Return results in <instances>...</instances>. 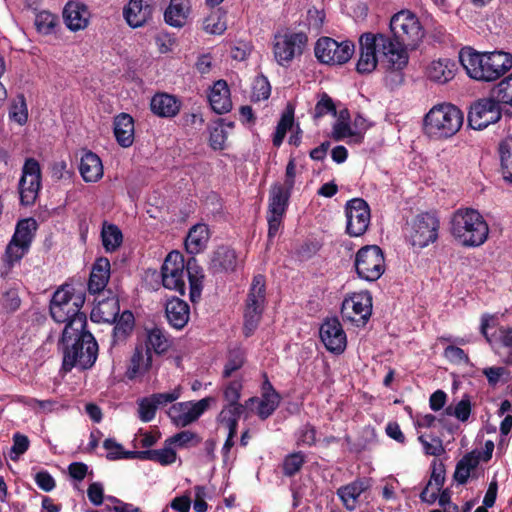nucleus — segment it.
I'll return each mask as SVG.
<instances>
[{
  "label": "nucleus",
  "instance_id": "f257e3e1",
  "mask_svg": "<svg viewBox=\"0 0 512 512\" xmlns=\"http://www.w3.org/2000/svg\"><path fill=\"white\" fill-rule=\"evenodd\" d=\"M389 29V48L396 56L394 63L398 68H404L409 59L407 50L418 46L424 37V28L415 13L403 9L391 17Z\"/></svg>",
  "mask_w": 512,
  "mask_h": 512
},
{
  "label": "nucleus",
  "instance_id": "f03ea898",
  "mask_svg": "<svg viewBox=\"0 0 512 512\" xmlns=\"http://www.w3.org/2000/svg\"><path fill=\"white\" fill-rule=\"evenodd\" d=\"M459 60L468 76L481 82H493L500 79L512 68V55L504 51L478 52L464 47Z\"/></svg>",
  "mask_w": 512,
  "mask_h": 512
},
{
  "label": "nucleus",
  "instance_id": "7ed1b4c3",
  "mask_svg": "<svg viewBox=\"0 0 512 512\" xmlns=\"http://www.w3.org/2000/svg\"><path fill=\"white\" fill-rule=\"evenodd\" d=\"M450 233L463 247H479L488 239L489 226L473 208H459L451 216Z\"/></svg>",
  "mask_w": 512,
  "mask_h": 512
},
{
  "label": "nucleus",
  "instance_id": "20e7f679",
  "mask_svg": "<svg viewBox=\"0 0 512 512\" xmlns=\"http://www.w3.org/2000/svg\"><path fill=\"white\" fill-rule=\"evenodd\" d=\"M62 351V367L64 372L73 368L91 369L98 357V344L92 333H84L79 338L60 339L58 343Z\"/></svg>",
  "mask_w": 512,
  "mask_h": 512
},
{
  "label": "nucleus",
  "instance_id": "39448f33",
  "mask_svg": "<svg viewBox=\"0 0 512 512\" xmlns=\"http://www.w3.org/2000/svg\"><path fill=\"white\" fill-rule=\"evenodd\" d=\"M463 112L451 103L433 106L424 116L423 131L431 139H448L462 127Z\"/></svg>",
  "mask_w": 512,
  "mask_h": 512
},
{
  "label": "nucleus",
  "instance_id": "423d86ee",
  "mask_svg": "<svg viewBox=\"0 0 512 512\" xmlns=\"http://www.w3.org/2000/svg\"><path fill=\"white\" fill-rule=\"evenodd\" d=\"M360 57L356 64V70L360 74L371 73L377 66L378 56H382L390 70H402L395 64V55L389 48L388 34L363 33L359 38Z\"/></svg>",
  "mask_w": 512,
  "mask_h": 512
},
{
  "label": "nucleus",
  "instance_id": "0eeeda50",
  "mask_svg": "<svg viewBox=\"0 0 512 512\" xmlns=\"http://www.w3.org/2000/svg\"><path fill=\"white\" fill-rule=\"evenodd\" d=\"M309 31V23L304 22L274 36L273 55L280 66L289 67L295 58L302 56L308 45Z\"/></svg>",
  "mask_w": 512,
  "mask_h": 512
},
{
  "label": "nucleus",
  "instance_id": "6e6552de",
  "mask_svg": "<svg viewBox=\"0 0 512 512\" xmlns=\"http://www.w3.org/2000/svg\"><path fill=\"white\" fill-rule=\"evenodd\" d=\"M266 303V281L261 274L255 275L247 295L244 311L243 333L250 337L258 327Z\"/></svg>",
  "mask_w": 512,
  "mask_h": 512
},
{
  "label": "nucleus",
  "instance_id": "1a4fd4ad",
  "mask_svg": "<svg viewBox=\"0 0 512 512\" xmlns=\"http://www.w3.org/2000/svg\"><path fill=\"white\" fill-rule=\"evenodd\" d=\"M440 219L435 212H421L410 224L407 241L417 249H424L437 242L439 238Z\"/></svg>",
  "mask_w": 512,
  "mask_h": 512
},
{
  "label": "nucleus",
  "instance_id": "9d476101",
  "mask_svg": "<svg viewBox=\"0 0 512 512\" xmlns=\"http://www.w3.org/2000/svg\"><path fill=\"white\" fill-rule=\"evenodd\" d=\"M292 191L279 182L271 185L268 197L267 222L268 239L272 240L283 226V219L289 207Z\"/></svg>",
  "mask_w": 512,
  "mask_h": 512
},
{
  "label": "nucleus",
  "instance_id": "9b49d317",
  "mask_svg": "<svg viewBox=\"0 0 512 512\" xmlns=\"http://www.w3.org/2000/svg\"><path fill=\"white\" fill-rule=\"evenodd\" d=\"M354 266L359 278L374 282L385 272V257L378 245L361 247L355 256Z\"/></svg>",
  "mask_w": 512,
  "mask_h": 512
},
{
  "label": "nucleus",
  "instance_id": "f8f14e48",
  "mask_svg": "<svg viewBox=\"0 0 512 512\" xmlns=\"http://www.w3.org/2000/svg\"><path fill=\"white\" fill-rule=\"evenodd\" d=\"M355 52V45L350 40L338 42L331 37H321L314 48L315 57L322 64L342 65L347 63Z\"/></svg>",
  "mask_w": 512,
  "mask_h": 512
},
{
  "label": "nucleus",
  "instance_id": "ddd939ff",
  "mask_svg": "<svg viewBox=\"0 0 512 512\" xmlns=\"http://www.w3.org/2000/svg\"><path fill=\"white\" fill-rule=\"evenodd\" d=\"M502 102L491 94L473 102L468 112V125L474 130H483L497 123L502 117Z\"/></svg>",
  "mask_w": 512,
  "mask_h": 512
},
{
  "label": "nucleus",
  "instance_id": "4468645a",
  "mask_svg": "<svg viewBox=\"0 0 512 512\" xmlns=\"http://www.w3.org/2000/svg\"><path fill=\"white\" fill-rule=\"evenodd\" d=\"M42 187V173L38 160L33 157L26 158L19 180V195L22 205H33Z\"/></svg>",
  "mask_w": 512,
  "mask_h": 512
},
{
  "label": "nucleus",
  "instance_id": "2eb2a0df",
  "mask_svg": "<svg viewBox=\"0 0 512 512\" xmlns=\"http://www.w3.org/2000/svg\"><path fill=\"white\" fill-rule=\"evenodd\" d=\"M216 402L213 396H207L198 401H184L172 404L168 416L177 427H187L196 422Z\"/></svg>",
  "mask_w": 512,
  "mask_h": 512
},
{
  "label": "nucleus",
  "instance_id": "dca6fc26",
  "mask_svg": "<svg viewBox=\"0 0 512 512\" xmlns=\"http://www.w3.org/2000/svg\"><path fill=\"white\" fill-rule=\"evenodd\" d=\"M342 317L357 326H364L372 315V295L369 291L352 293L341 306Z\"/></svg>",
  "mask_w": 512,
  "mask_h": 512
},
{
  "label": "nucleus",
  "instance_id": "f3484780",
  "mask_svg": "<svg viewBox=\"0 0 512 512\" xmlns=\"http://www.w3.org/2000/svg\"><path fill=\"white\" fill-rule=\"evenodd\" d=\"M347 219L346 233L351 237H359L366 233L371 220L368 203L362 198H353L345 204Z\"/></svg>",
  "mask_w": 512,
  "mask_h": 512
},
{
  "label": "nucleus",
  "instance_id": "a211bd4d",
  "mask_svg": "<svg viewBox=\"0 0 512 512\" xmlns=\"http://www.w3.org/2000/svg\"><path fill=\"white\" fill-rule=\"evenodd\" d=\"M162 284L165 288L185 295V260L178 251H171L161 267Z\"/></svg>",
  "mask_w": 512,
  "mask_h": 512
},
{
  "label": "nucleus",
  "instance_id": "6ab92c4d",
  "mask_svg": "<svg viewBox=\"0 0 512 512\" xmlns=\"http://www.w3.org/2000/svg\"><path fill=\"white\" fill-rule=\"evenodd\" d=\"M319 335L329 352L339 355L345 351L347 346L346 333L336 317L327 318L321 324Z\"/></svg>",
  "mask_w": 512,
  "mask_h": 512
},
{
  "label": "nucleus",
  "instance_id": "aec40b11",
  "mask_svg": "<svg viewBox=\"0 0 512 512\" xmlns=\"http://www.w3.org/2000/svg\"><path fill=\"white\" fill-rule=\"evenodd\" d=\"M152 0H130L123 9V16L131 28L144 26L152 19Z\"/></svg>",
  "mask_w": 512,
  "mask_h": 512
},
{
  "label": "nucleus",
  "instance_id": "412c9836",
  "mask_svg": "<svg viewBox=\"0 0 512 512\" xmlns=\"http://www.w3.org/2000/svg\"><path fill=\"white\" fill-rule=\"evenodd\" d=\"M74 301L75 306L84 305L85 294L82 291H76L72 285H63L57 289L51 299L50 314L52 318H60L63 315V307Z\"/></svg>",
  "mask_w": 512,
  "mask_h": 512
},
{
  "label": "nucleus",
  "instance_id": "4be33fe9",
  "mask_svg": "<svg viewBox=\"0 0 512 512\" xmlns=\"http://www.w3.org/2000/svg\"><path fill=\"white\" fill-rule=\"evenodd\" d=\"M89 16L87 6L78 0H70L64 6L63 19L71 31L86 28L89 23Z\"/></svg>",
  "mask_w": 512,
  "mask_h": 512
},
{
  "label": "nucleus",
  "instance_id": "5701e85b",
  "mask_svg": "<svg viewBox=\"0 0 512 512\" xmlns=\"http://www.w3.org/2000/svg\"><path fill=\"white\" fill-rule=\"evenodd\" d=\"M237 267V255L229 246H218L212 253L208 270L212 274L233 272Z\"/></svg>",
  "mask_w": 512,
  "mask_h": 512
},
{
  "label": "nucleus",
  "instance_id": "b1692460",
  "mask_svg": "<svg viewBox=\"0 0 512 512\" xmlns=\"http://www.w3.org/2000/svg\"><path fill=\"white\" fill-rule=\"evenodd\" d=\"M119 313V299L116 295H111L97 301L91 311L90 318L93 322L114 323Z\"/></svg>",
  "mask_w": 512,
  "mask_h": 512
},
{
  "label": "nucleus",
  "instance_id": "393cba45",
  "mask_svg": "<svg viewBox=\"0 0 512 512\" xmlns=\"http://www.w3.org/2000/svg\"><path fill=\"white\" fill-rule=\"evenodd\" d=\"M181 106V101L168 93H156L150 101L152 113L162 118L175 117L180 112Z\"/></svg>",
  "mask_w": 512,
  "mask_h": 512
},
{
  "label": "nucleus",
  "instance_id": "a878e982",
  "mask_svg": "<svg viewBox=\"0 0 512 512\" xmlns=\"http://www.w3.org/2000/svg\"><path fill=\"white\" fill-rule=\"evenodd\" d=\"M185 275L189 280V297L192 303L199 301L203 290L205 278L203 268L199 265L195 255H191L185 262Z\"/></svg>",
  "mask_w": 512,
  "mask_h": 512
},
{
  "label": "nucleus",
  "instance_id": "bb28decb",
  "mask_svg": "<svg viewBox=\"0 0 512 512\" xmlns=\"http://www.w3.org/2000/svg\"><path fill=\"white\" fill-rule=\"evenodd\" d=\"M110 279V261L99 257L94 262L88 281V291L91 294L102 292Z\"/></svg>",
  "mask_w": 512,
  "mask_h": 512
},
{
  "label": "nucleus",
  "instance_id": "cd10ccee",
  "mask_svg": "<svg viewBox=\"0 0 512 512\" xmlns=\"http://www.w3.org/2000/svg\"><path fill=\"white\" fill-rule=\"evenodd\" d=\"M165 313L168 323L173 328L181 330L189 321L190 307L187 302L174 297L167 301Z\"/></svg>",
  "mask_w": 512,
  "mask_h": 512
},
{
  "label": "nucleus",
  "instance_id": "c85d7f7f",
  "mask_svg": "<svg viewBox=\"0 0 512 512\" xmlns=\"http://www.w3.org/2000/svg\"><path fill=\"white\" fill-rule=\"evenodd\" d=\"M208 100L215 113L221 115L230 112L232 109V101L230 98V89L225 80H218L213 84Z\"/></svg>",
  "mask_w": 512,
  "mask_h": 512
},
{
  "label": "nucleus",
  "instance_id": "c756f323",
  "mask_svg": "<svg viewBox=\"0 0 512 512\" xmlns=\"http://www.w3.org/2000/svg\"><path fill=\"white\" fill-rule=\"evenodd\" d=\"M210 239V230L207 224L198 223L193 225L185 238V249L190 255H197L203 252Z\"/></svg>",
  "mask_w": 512,
  "mask_h": 512
},
{
  "label": "nucleus",
  "instance_id": "7c9ffc66",
  "mask_svg": "<svg viewBox=\"0 0 512 512\" xmlns=\"http://www.w3.org/2000/svg\"><path fill=\"white\" fill-rule=\"evenodd\" d=\"M114 136L117 143L123 147L128 148L134 142V119L128 113H120L114 118Z\"/></svg>",
  "mask_w": 512,
  "mask_h": 512
},
{
  "label": "nucleus",
  "instance_id": "2f4dec72",
  "mask_svg": "<svg viewBox=\"0 0 512 512\" xmlns=\"http://www.w3.org/2000/svg\"><path fill=\"white\" fill-rule=\"evenodd\" d=\"M367 488L368 485L364 479H356L351 483L339 487L336 494L348 511H354L357 507L359 497Z\"/></svg>",
  "mask_w": 512,
  "mask_h": 512
},
{
  "label": "nucleus",
  "instance_id": "473e14b6",
  "mask_svg": "<svg viewBox=\"0 0 512 512\" xmlns=\"http://www.w3.org/2000/svg\"><path fill=\"white\" fill-rule=\"evenodd\" d=\"M79 172L85 182H97L103 177L100 157L92 151H85L81 157Z\"/></svg>",
  "mask_w": 512,
  "mask_h": 512
},
{
  "label": "nucleus",
  "instance_id": "72a5a7b5",
  "mask_svg": "<svg viewBox=\"0 0 512 512\" xmlns=\"http://www.w3.org/2000/svg\"><path fill=\"white\" fill-rule=\"evenodd\" d=\"M190 13L189 0H171L164 12L166 24L175 28H182Z\"/></svg>",
  "mask_w": 512,
  "mask_h": 512
},
{
  "label": "nucleus",
  "instance_id": "f704fd0d",
  "mask_svg": "<svg viewBox=\"0 0 512 512\" xmlns=\"http://www.w3.org/2000/svg\"><path fill=\"white\" fill-rule=\"evenodd\" d=\"M131 364L126 372L129 379L144 375L152 366V353L143 345H137L131 357Z\"/></svg>",
  "mask_w": 512,
  "mask_h": 512
},
{
  "label": "nucleus",
  "instance_id": "c9c22d12",
  "mask_svg": "<svg viewBox=\"0 0 512 512\" xmlns=\"http://www.w3.org/2000/svg\"><path fill=\"white\" fill-rule=\"evenodd\" d=\"M172 341L166 333L158 327L147 330L145 348L157 355L165 354L171 347Z\"/></svg>",
  "mask_w": 512,
  "mask_h": 512
},
{
  "label": "nucleus",
  "instance_id": "e433bc0d",
  "mask_svg": "<svg viewBox=\"0 0 512 512\" xmlns=\"http://www.w3.org/2000/svg\"><path fill=\"white\" fill-rule=\"evenodd\" d=\"M455 63L449 59L433 61L428 69V78L437 83H447L454 78Z\"/></svg>",
  "mask_w": 512,
  "mask_h": 512
},
{
  "label": "nucleus",
  "instance_id": "4c0bfd02",
  "mask_svg": "<svg viewBox=\"0 0 512 512\" xmlns=\"http://www.w3.org/2000/svg\"><path fill=\"white\" fill-rule=\"evenodd\" d=\"M36 229L37 222L35 219H22L17 223L11 240L21 244L24 247L30 248L31 243L35 237Z\"/></svg>",
  "mask_w": 512,
  "mask_h": 512
},
{
  "label": "nucleus",
  "instance_id": "58836bf2",
  "mask_svg": "<svg viewBox=\"0 0 512 512\" xmlns=\"http://www.w3.org/2000/svg\"><path fill=\"white\" fill-rule=\"evenodd\" d=\"M135 325V318L130 310H124L115 321L113 328V342L118 343L125 341L132 333Z\"/></svg>",
  "mask_w": 512,
  "mask_h": 512
},
{
  "label": "nucleus",
  "instance_id": "ea45409f",
  "mask_svg": "<svg viewBox=\"0 0 512 512\" xmlns=\"http://www.w3.org/2000/svg\"><path fill=\"white\" fill-rule=\"evenodd\" d=\"M101 240L106 252H114L123 242L122 231L117 225L105 221L102 225Z\"/></svg>",
  "mask_w": 512,
  "mask_h": 512
},
{
  "label": "nucleus",
  "instance_id": "a19ab883",
  "mask_svg": "<svg viewBox=\"0 0 512 512\" xmlns=\"http://www.w3.org/2000/svg\"><path fill=\"white\" fill-rule=\"evenodd\" d=\"M503 179L512 182V136L502 139L498 146Z\"/></svg>",
  "mask_w": 512,
  "mask_h": 512
},
{
  "label": "nucleus",
  "instance_id": "79ce46f5",
  "mask_svg": "<svg viewBox=\"0 0 512 512\" xmlns=\"http://www.w3.org/2000/svg\"><path fill=\"white\" fill-rule=\"evenodd\" d=\"M281 396L277 391L262 392L261 398H258L257 415L261 420L269 418L279 407Z\"/></svg>",
  "mask_w": 512,
  "mask_h": 512
},
{
  "label": "nucleus",
  "instance_id": "37998d69",
  "mask_svg": "<svg viewBox=\"0 0 512 512\" xmlns=\"http://www.w3.org/2000/svg\"><path fill=\"white\" fill-rule=\"evenodd\" d=\"M64 323L65 327L60 339L79 338L84 333H91L86 329L87 317L83 312H79L76 316L70 317Z\"/></svg>",
  "mask_w": 512,
  "mask_h": 512
},
{
  "label": "nucleus",
  "instance_id": "c03bdc74",
  "mask_svg": "<svg viewBox=\"0 0 512 512\" xmlns=\"http://www.w3.org/2000/svg\"><path fill=\"white\" fill-rule=\"evenodd\" d=\"M305 462L306 456L302 451L288 454L282 463L283 475L293 477L302 469Z\"/></svg>",
  "mask_w": 512,
  "mask_h": 512
},
{
  "label": "nucleus",
  "instance_id": "a18cd8bd",
  "mask_svg": "<svg viewBox=\"0 0 512 512\" xmlns=\"http://www.w3.org/2000/svg\"><path fill=\"white\" fill-rule=\"evenodd\" d=\"M9 117L21 126L27 123L28 108L24 94H18L13 100L9 110Z\"/></svg>",
  "mask_w": 512,
  "mask_h": 512
},
{
  "label": "nucleus",
  "instance_id": "49530a36",
  "mask_svg": "<svg viewBox=\"0 0 512 512\" xmlns=\"http://www.w3.org/2000/svg\"><path fill=\"white\" fill-rule=\"evenodd\" d=\"M58 17L48 11H41L35 17V26L39 33L49 35L55 32Z\"/></svg>",
  "mask_w": 512,
  "mask_h": 512
},
{
  "label": "nucleus",
  "instance_id": "de8ad7c7",
  "mask_svg": "<svg viewBox=\"0 0 512 512\" xmlns=\"http://www.w3.org/2000/svg\"><path fill=\"white\" fill-rule=\"evenodd\" d=\"M491 95L501 101L502 104L512 106V73L491 89Z\"/></svg>",
  "mask_w": 512,
  "mask_h": 512
},
{
  "label": "nucleus",
  "instance_id": "09e8293b",
  "mask_svg": "<svg viewBox=\"0 0 512 512\" xmlns=\"http://www.w3.org/2000/svg\"><path fill=\"white\" fill-rule=\"evenodd\" d=\"M472 406L471 400L468 395L464 397L453 407L449 405L445 408V414L449 416H455L459 421L466 422L471 414Z\"/></svg>",
  "mask_w": 512,
  "mask_h": 512
},
{
  "label": "nucleus",
  "instance_id": "8fccbe9b",
  "mask_svg": "<svg viewBox=\"0 0 512 512\" xmlns=\"http://www.w3.org/2000/svg\"><path fill=\"white\" fill-rule=\"evenodd\" d=\"M245 363L244 352L241 349L229 351L228 360L223 369V378H229L233 372L242 368Z\"/></svg>",
  "mask_w": 512,
  "mask_h": 512
},
{
  "label": "nucleus",
  "instance_id": "3c124183",
  "mask_svg": "<svg viewBox=\"0 0 512 512\" xmlns=\"http://www.w3.org/2000/svg\"><path fill=\"white\" fill-rule=\"evenodd\" d=\"M328 114L336 116L337 110L333 99L324 92L321 94L320 99L315 105L313 118L316 120Z\"/></svg>",
  "mask_w": 512,
  "mask_h": 512
},
{
  "label": "nucleus",
  "instance_id": "603ef678",
  "mask_svg": "<svg viewBox=\"0 0 512 512\" xmlns=\"http://www.w3.org/2000/svg\"><path fill=\"white\" fill-rule=\"evenodd\" d=\"M245 412H246V405L225 404L217 416V422L223 423V422H229L231 420L239 421V419Z\"/></svg>",
  "mask_w": 512,
  "mask_h": 512
},
{
  "label": "nucleus",
  "instance_id": "864d4df0",
  "mask_svg": "<svg viewBox=\"0 0 512 512\" xmlns=\"http://www.w3.org/2000/svg\"><path fill=\"white\" fill-rule=\"evenodd\" d=\"M243 389L242 382L240 380L229 381L223 387V398L226 404L238 405L240 403L241 391Z\"/></svg>",
  "mask_w": 512,
  "mask_h": 512
},
{
  "label": "nucleus",
  "instance_id": "5fc2aeb1",
  "mask_svg": "<svg viewBox=\"0 0 512 512\" xmlns=\"http://www.w3.org/2000/svg\"><path fill=\"white\" fill-rule=\"evenodd\" d=\"M431 439V442L427 440L426 435H420L418 437V441L422 444L424 453L430 456H440L444 453L445 449L443 447L442 440L433 435H428Z\"/></svg>",
  "mask_w": 512,
  "mask_h": 512
},
{
  "label": "nucleus",
  "instance_id": "6e6d98bb",
  "mask_svg": "<svg viewBox=\"0 0 512 512\" xmlns=\"http://www.w3.org/2000/svg\"><path fill=\"white\" fill-rule=\"evenodd\" d=\"M157 408L150 396L138 401V417L144 422H151L156 416Z\"/></svg>",
  "mask_w": 512,
  "mask_h": 512
},
{
  "label": "nucleus",
  "instance_id": "4d7b16f0",
  "mask_svg": "<svg viewBox=\"0 0 512 512\" xmlns=\"http://www.w3.org/2000/svg\"><path fill=\"white\" fill-rule=\"evenodd\" d=\"M218 122L217 126L210 129L209 145L213 150H223L227 139V133L222 128L223 119H219Z\"/></svg>",
  "mask_w": 512,
  "mask_h": 512
},
{
  "label": "nucleus",
  "instance_id": "13d9d810",
  "mask_svg": "<svg viewBox=\"0 0 512 512\" xmlns=\"http://www.w3.org/2000/svg\"><path fill=\"white\" fill-rule=\"evenodd\" d=\"M21 304L18 292L15 289H10L2 294L0 297L1 309L6 313H13L19 309Z\"/></svg>",
  "mask_w": 512,
  "mask_h": 512
},
{
  "label": "nucleus",
  "instance_id": "bf43d9fd",
  "mask_svg": "<svg viewBox=\"0 0 512 512\" xmlns=\"http://www.w3.org/2000/svg\"><path fill=\"white\" fill-rule=\"evenodd\" d=\"M12 439L13 445L10 450V458L13 461H17L19 456L24 454L29 449L30 441L26 435L19 432L14 433Z\"/></svg>",
  "mask_w": 512,
  "mask_h": 512
},
{
  "label": "nucleus",
  "instance_id": "052dcab7",
  "mask_svg": "<svg viewBox=\"0 0 512 512\" xmlns=\"http://www.w3.org/2000/svg\"><path fill=\"white\" fill-rule=\"evenodd\" d=\"M271 86L265 76H259L253 84L252 98L256 101L266 100L270 97Z\"/></svg>",
  "mask_w": 512,
  "mask_h": 512
},
{
  "label": "nucleus",
  "instance_id": "680f3d73",
  "mask_svg": "<svg viewBox=\"0 0 512 512\" xmlns=\"http://www.w3.org/2000/svg\"><path fill=\"white\" fill-rule=\"evenodd\" d=\"M203 29L207 33L220 35L226 30V23L219 14L213 13L204 19Z\"/></svg>",
  "mask_w": 512,
  "mask_h": 512
},
{
  "label": "nucleus",
  "instance_id": "e2e57ef3",
  "mask_svg": "<svg viewBox=\"0 0 512 512\" xmlns=\"http://www.w3.org/2000/svg\"><path fill=\"white\" fill-rule=\"evenodd\" d=\"M30 248L10 240L5 250V256L8 263L13 264L20 261L29 251Z\"/></svg>",
  "mask_w": 512,
  "mask_h": 512
},
{
  "label": "nucleus",
  "instance_id": "0e129e2a",
  "mask_svg": "<svg viewBox=\"0 0 512 512\" xmlns=\"http://www.w3.org/2000/svg\"><path fill=\"white\" fill-rule=\"evenodd\" d=\"M176 451L171 447L153 450L152 461L160 463L161 465H170L176 461Z\"/></svg>",
  "mask_w": 512,
  "mask_h": 512
},
{
  "label": "nucleus",
  "instance_id": "69168bd1",
  "mask_svg": "<svg viewBox=\"0 0 512 512\" xmlns=\"http://www.w3.org/2000/svg\"><path fill=\"white\" fill-rule=\"evenodd\" d=\"M320 246L316 241L305 240L296 249V256L300 260H308L312 258L319 250Z\"/></svg>",
  "mask_w": 512,
  "mask_h": 512
},
{
  "label": "nucleus",
  "instance_id": "338daca9",
  "mask_svg": "<svg viewBox=\"0 0 512 512\" xmlns=\"http://www.w3.org/2000/svg\"><path fill=\"white\" fill-rule=\"evenodd\" d=\"M444 357L454 364L467 363L469 361L465 351L454 345H449L444 349Z\"/></svg>",
  "mask_w": 512,
  "mask_h": 512
},
{
  "label": "nucleus",
  "instance_id": "774afa93",
  "mask_svg": "<svg viewBox=\"0 0 512 512\" xmlns=\"http://www.w3.org/2000/svg\"><path fill=\"white\" fill-rule=\"evenodd\" d=\"M499 333V340L502 347L508 349L505 363L512 364V328L501 326Z\"/></svg>",
  "mask_w": 512,
  "mask_h": 512
}]
</instances>
